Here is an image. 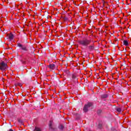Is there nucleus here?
<instances>
[{
	"label": "nucleus",
	"instance_id": "obj_1",
	"mask_svg": "<svg viewBox=\"0 0 131 131\" xmlns=\"http://www.w3.org/2000/svg\"><path fill=\"white\" fill-rule=\"evenodd\" d=\"M78 43L80 46H82V47H88L91 45V42H92V40L88 39L86 38H84L81 40H79L78 41Z\"/></svg>",
	"mask_w": 131,
	"mask_h": 131
},
{
	"label": "nucleus",
	"instance_id": "obj_2",
	"mask_svg": "<svg viewBox=\"0 0 131 131\" xmlns=\"http://www.w3.org/2000/svg\"><path fill=\"white\" fill-rule=\"evenodd\" d=\"M8 68V63L5 62V61H2L0 62V70L2 71H5L6 69Z\"/></svg>",
	"mask_w": 131,
	"mask_h": 131
},
{
	"label": "nucleus",
	"instance_id": "obj_3",
	"mask_svg": "<svg viewBox=\"0 0 131 131\" xmlns=\"http://www.w3.org/2000/svg\"><path fill=\"white\" fill-rule=\"evenodd\" d=\"M92 106H93V103L88 102L87 104L84 105L83 108V111H84L85 113L88 112V111H89V108L92 107Z\"/></svg>",
	"mask_w": 131,
	"mask_h": 131
},
{
	"label": "nucleus",
	"instance_id": "obj_4",
	"mask_svg": "<svg viewBox=\"0 0 131 131\" xmlns=\"http://www.w3.org/2000/svg\"><path fill=\"white\" fill-rule=\"evenodd\" d=\"M49 129H51V130H57V128L54 126V121H53L52 120H50L49 121Z\"/></svg>",
	"mask_w": 131,
	"mask_h": 131
},
{
	"label": "nucleus",
	"instance_id": "obj_5",
	"mask_svg": "<svg viewBox=\"0 0 131 131\" xmlns=\"http://www.w3.org/2000/svg\"><path fill=\"white\" fill-rule=\"evenodd\" d=\"M17 46L19 48H21V50L25 51V52H27L28 51V48H27V46L26 45H23L20 43H18Z\"/></svg>",
	"mask_w": 131,
	"mask_h": 131
},
{
	"label": "nucleus",
	"instance_id": "obj_6",
	"mask_svg": "<svg viewBox=\"0 0 131 131\" xmlns=\"http://www.w3.org/2000/svg\"><path fill=\"white\" fill-rule=\"evenodd\" d=\"M6 35L7 39H9V40H13V39H14V35L12 33L7 34Z\"/></svg>",
	"mask_w": 131,
	"mask_h": 131
},
{
	"label": "nucleus",
	"instance_id": "obj_7",
	"mask_svg": "<svg viewBox=\"0 0 131 131\" xmlns=\"http://www.w3.org/2000/svg\"><path fill=\"white\" fill-rule=\"evenodd\" d=\"M48 68L50 69V70H55L56 69V65L54 63L50 64L49 66H48Z\"/></svg>",
	"mask_w": 131,
	"mask_h": 131
},
{
	"label": "nucleus",
	"instance_id": "obj_8",
	"mask_svg": "<svg viewBox=\"0 0 131 131\" xmlns=\"http://www.w3.org/2000/svg\"><path fill=\"white\" fill-rule=\"evenodd\" d=\"M88 49L90 51H94V50H95V46H94V45L89 46H88Z\"/></svg>",
	"mask_w": 131,
	"mask_h": 131
},
{
	"label": "nucleus",
	"instance_id": "obj_9",
	"mask_svg": "<svg viewBox=\"0 0 131 131\" xmlns=\"http://www.w3.org/2000/svg\"><path fill=\"white\" fill-rule=\"evenodd\" d=\"M58 128L60 129V130H63L64 129V125L63 124H59L58 126Z\"/></svg>",
	"mask_w": 131,
	"mask_h": 131
},
{
	"label": "nucleus",
	"instance_id": "obj_10",
	"mask_svg": "<svg viewBox=\"0 0 131 131\" xmlns=\"http://www.w3.org/2000/svg\"><path fill=\"white\" fill-rule=\"evenodd\" d=\"M123 45L124 46H126V47H127V46H128V41H127V40H124Z\"/></svg>",
	"mask_w": 131,
	"mask_h": 131
},
{
	"label": "nucleus",
	"instance_id": "obj_11",
	"mask_svg": "<svg viewBox=\"0 0 131 131\" xmlns=\"http://www.w3.org/2000/svg\"><path fill=\"white\" fill-rule=\"evenodd\" d=\"M116 110L117 112L120 113L122 111V110H121V108L120 107H117L116 108Z\"/></svg>",
	"mask_w": 131,
	"mask_h": 131
},
{
	"label": "nucleus",
	"instance_id": "obj_12",
	"mask_svg": "<svg viewBox=\"0 0 131 131\" xmlns=\"http://www.w3.org/2000/svg\"><path fill=\"white\" fill-rule=\"evenodd\" d=\"M108 97V95L107 94H103L101 95V98L102 99H106V98Z\"/></svg>",
	"mask_w": 131,
	"mask_h": 131
},
{
	"label": "nucleus",
	"instance_id": "obj_13",
	"mask_svg": "<svg viewBox=\"0 0 131 131\" xmlns=\"http://www.w3.org/2000/svg\"><path fill=\"white\" fill-rule=\"evenodd\" d=\"M34 131H41V130H40V128L35 127Z\"/></svg>",
	"mask_w": 131,
	"mask_h": 131
},
{
	"label": "nucleus",
	"instance_id": "obj_14",
	"mask_svg": "<svg viewBox=\"0 0 131 131\" xmlns=\"http://www.w3.org/2000/svg\"><path fill=\"white\" fill-rule=\"evenodd\" d=\"M72 78L73 79H75L76 78V75H75V74H73L72 75Z\"/></svg>",
	"mask_w": 131,
	"mask_h": 131
},
{
	"label": "nucleus",
	"instance_id": "obj_15",
	"mask_svg": "<svg viewBox=\"0 0 131 131\" xmlns=\"http://www.w3.org/2000/svg\"><path fill=\"white\" fill-rule=\"evenodd\" d=\"M22 64H26V59H25V60H21Z\"/></svg>",
	"mask_w": 131,
	"mask_h": 131
},
{
	"label": "nucleus",
	"instance_id": "obj_16",
	"mask_svg": "<svg viewBox=\"0 0 131 131\" xmlns=\"http://www.w3.org/2000/svg\"><path fill=\"white\" fill-rule=\"evenodd\" d=\"M98 127L99 128H103V125L102 124H98Z\"/></svg>",
	"mask_w": 131,
	"mask_h": 131
},
{
	"label": "nucleus",
	"instance_id": "obj_17",
	"mask_svg": "<svg viewBox=\"0 0 131 131\" xmlns=\"http://www.w3.org/2000/svg\"><path fill=\"white\" fill-rule=\"evenodd\" d=\"M97 113H98V114H101V113H102V110H98L97 111Z\"/></svg>",
	"mask_w": 131,
	"mask_h": 131
},
{
	"label": "nucleus",
	"instance_id": "obj_18",
	"mask_svg": "<svg viewBox=\"0 0 131 131\" xmlns=\"http://www.w3.org/2000/svg\"><path fill=\"white\" fill-rule=\"evenodd\" d=\"M18 122L22 123V121H21V120H18Z\"/></svg>",
	"mask_w": 131,
	"mask_h": 131
},
{
	"label": "nucleus",
	"instance_id": "obj_19",
	"mask_svg": "<svg viewBox=\"0 0 131 131\" xmlns=\"http://www.w3.org/2000/svg\"><path fill=\"white\" fill-rule=\"evenodd\" d=\"M9 131H13V130L12 129H10Z\"/></svg>",
	"mask_w": 131,
	"mask_h": 131
}]
</instances>
